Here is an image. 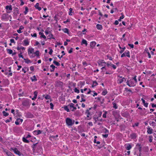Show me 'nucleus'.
I'll return each instance as SVG.
<instances>
[{
	"label": "nucleus",
	"instance_id": "obj_1",
	"mask_svg": "<svg viewBox=\"0 0 156 156\" xmlns=\"http://www.w3.org/2000/svg\"><path fill=\"white\" fill-rule=\"evenodd\" d=\"M66 121L67 125L69 126H72L75 122L74 120H72L69 118H67L66 119Z\"/></svg>",
	"mask_w": 156,
	"mask_h": 156
},
{
	"label": "nucleus",
	"instance_id": "obj_2",
	"mask_svg": "<svg viewBox=\"0 0 156 156\" xmlns=\"http://www.w3.org/2000/svg\"><path fill=\"white\" fill-rule=\"evenodd\" d=\"M11 149L16 154L18 155L19 156H21V155H23L20 152L18 151L17 148H12Z\"/></svg>",
	"mask_w": 156,
	"mask_h": 156
},
{
	"label": "nucleus",
	"instance_id": "obj_3",
	"mask_svg": "<svg viewBox=\"0 0 156 156\" xmlns=\"http://www.w3.org/2000/svg\"><path fill=\"white\" fill-rule=\"evenodd\" d=\"M126 56L129 58L130 57L129 55V52L128 51H126L123 53L121 55V57L122 58L123 57Z\"/></svg>",
	"mask_w": 156,
	"mask_h": 156
},
{
	"label": "nucleus",
	"instance_id": "obj_4",
	"mask_svg": "<svg viewBox=\"0 0 156 156\" xmlns=\"http://www.w3.org/2000/svg\"><path fill=\"white\" fill-rule=\"evenodd\" d=\"M22 104L24 106H29L30 105L29 101L27 100H26L23 101Z\"/></svg>",
	"mask_w": 156,
	"mask_h": 156
},
{
	"label": "nucleus",
	"instance_id": "obj_5",
	"mask_svg": "<svg viewBox=\"0 0 156 156\" xmlns=\"http://www.w3.org/2000/svg\"><path fill=\"white\" fill-rule=\"evenodd\" d=\"M56 84L58 87H62L63 86V83L60 81H58L56 82Z\"/></svg>",
	"mask_w": 156,
	"mask_h": 156
},
{
	"label": "nucleus",
	"instance_id": "obj_6",
	"mask_svg": "<svg viewBox=\"0 0 156 156\" xmlns=\"http://www.w3.org/2000/svg\"><path fill=\"white\" fill-rule=\"evenodd\" d=\"M26 116L28 118H32L33 115L31 113L28 112L26 113Z\"/></svg>",
	"mask_w": 156,
	"mask_h": 156
},
{
	"label": "nucleus",
	"instance_id": "obj_7",
	"mask_svg": "<svg viewBox=\"0 0 156 156\" xmlns=\"http://www.w3.org/2000/svg\"><path fill=\"white\" fill-rule=\"evenodd\" d=\"M130 137L131 139H135L137 137L136 133H133L130 135Z\"/></svg>",
	"mask_w": 156,
	"mask_h": 156
},
{
	"label": "nucleus",
	"instance_id": "obj_8",
	"mask_svg": "<svg viewBox=\"0 0 156 156\" xmlns=\"http://www.w3.org/2000/svg\"><path fill=\"white\" fill-rule=\"evenodd\" d=\"M91 108H88L87 109L86 112H85V113L86 114H87V117H89L90 115V113L89 112V111L91 109Z\"/></svg>",
	"mask_w": 156,
	"mask_h": 156
},
{
	"label": "nucleus",
	"instance_id": "obj_9",
	"mask_svg": "<svg viewBox=\"0 0 156 156\" xmlns=\"http://www.w3.org/2000/svg\"><path fill=\"white\" fill-rule=\"evenodd\" d=\"M34 49L33 48H31V49L29 48L28 49V54L29 55L30 54L34 53Z\"/></svg>",
	"mask_w": 156,
	"mask_h": 156
},
{
	"label": "nucleus",
	"instance_id": "obj_10",
	"mask_svg": "<svg viewBox=\"0 0 156 156\" xmlns=\"http://www.w3.org/2000/svg\"><path fill=\"white\" fill-rule=\"evenodd\" d=\"M96 42L95 41H93L90 42V46L91 48H93L96 45Z\"/></svg>",
	"mask_w": 156,
	"mask_h": 156
},
{
	"label": "nucleus",
	"instance_id": "obj_11",
	"mask_svg": "<svg viewBox=\"0 0 156 156\" xmlns=\"http://www.w3.org/2000/svg\"><path fill=\"white\" fill-rule=\"evenodd\" d=\"M24 28V27H23L22 26H20V28L19 30H17V32L18 33H21L22 32V31H21V30Z\"/></svg>",
	"mask_w": 156,
	"mask_h": 156
},
{
	"label": "nucleus",
	"instance_id": "obj_12",
	"mask_svg": "<svg viewBox=\"0 0 156 156\" xmlns=\"http://www.w3.org/2000/svg\"><path fill=\"white\" fill-rule=\"evenodd\" d=\"M97 28L99 30H101L102 29V25L99 24H97L96 25Z\"/></svg>",
	"mask_w": 156,
	"mask_h": 156
},
{
	"label": "nucleus",
	"instance_id": "obj_13",
	"mask_svg": "<svg viewBox=\"0 0 156 156\" xmlns=\"http://www.w3.org/2000/svg\"><path fill=\"white\" fill-rule=\"evenodd\" d=\"M23 42L24 43V45L25 46H27L29 44V42L27 40H24L23 41Z\"/></svg>",
	"mask_w": 156,
	"mask_h": 156
},
{
	"label": "nucleus",
	"instance_id": "obj_14",
	"mask_svg": "<svg viewBox=\"0 0 156 156\" xmlns=\"http://www.w3.org/2000/svg\"><path fill=\"white\" fill-rule=\"evenodd\" d=\"M126 81V79L124 78L123 77L122 79H119L118 80V83L119 84L121 83L124 81Z\"/></svg>",
	"mask_w": 156,
	"mask_h": 156
},
{
	"label": "nucleus",
	"instance_id": "obj_15",
	"mask_svg": "<svg viewBox=\"0 0 156 156\" xmlns=\"http://www.w3.org/2000/svg\"><path fill=\"white\" fill-rule=\"evenodd\" d=\"M153 129L149 127H148L147 132L149 134H151L152 133Z\"/></svg>",
	"mask_w": 156,
	"mask_h": 156
},
{
	"label": "nucleus",
	"instance_id": "obj_16",
	"mask_svg": "<svg viewBox=\"0 0 156 156\" xmlns=\"http://www.w3.org/2000/svg\"><path fill=\"white\" fill-rule=\"evenodd\" d=\"M141 100L142 101L143 104L146 107H148V103H147L145 102V101L143 98H142L141 99Z\"/></svg>",
	"mask_w": 156,
	"mask_h": 156
},
{
	"label": "nucleus",
	"instance_id": "obj_17",
	"mask_svg": "<svg viewBox=\"0 0 156 156\" xmlns=\"http://www.w3.org/2000/svg\"><path fill=\"white\" fill-rule=\"evenodd\" d=\"M35 7L37 9H38V10L40 11L41 10V8L39 6V3H37L36 5H35Z\"/></svg>",
	"mask_w": 156,
	"mask_h": 156
},
{
	"label": "nucleus",
	"instance_id": "obj_18",
	"mask_svg": "<svg viewBox=\"0 0 156 156\" xmlns=\"http://www.w3.org/2000/svg\"><path fill=\"white\" fill-rule=\"evenodd\" d=\"M149 124L150 126L153 127H155L156 124L155 122L154 121L150 122Z\"/></svg>",
	"mask_w": 156,
	"mask_h": 156
},
{
	"label": "nucleus",
	"instance_id": "obj_19",
	"mask_svg": "<svg viewBox=\"0 0 156 156\" xmlns=\"http://www.w3.org/2000/svg\"><path fill=\"white\" fill-rule=\"evenodd\" d=\"M5 9L6 10H9L10 11H11L12 9V6L11 5H7L5 7Z\"/></svg>",
	"mask_w": 156,
	"mask_h": 156
},
{
	"label": "nucleus",
	"instance_id": "obj_20",
	"mask_svg": "<svg viewBox=\"0 0 156 156\" xmlns=\"http://www.w3.org/2000/svg\"><path fill=\"white\" fill-rule=\"evenodd\" d=\"M102 131L105 134H108L109 133L108 130L105 128H104V129H102Z\"/></svg>",
	"mask_w": 156,
	"mask_h": 156
},
{
	"label": "nucleus",
	"instance_id": "obj_21",
	"mask_svg": "<svg viewBox=\"0 0 156 156\" xmlns=\"http://www.w3.org/2000/svg\"><path fill=\"white\" fill-rule=\"evenodd\" d=\"M27 138L25 137H23L22 140L24 142L28 143L29 142V141L27 140Z\"/></svg>",
	"mask_w": 156,
	"mask_h": 156
},
{
	"label": "nucleus",
	"instance_id": "obj_22",
	"mask_svg": "<svg viewBox=\"0 0 156 156\" xmlns=\"http://www.w3.org/2000/svg\"><path fill=\"white\" fill-rule=\"evenodd\" d=\"M43 97H44L46 99H48L50 98V96L49 95H43Z\"/></svg>",
	"mask_w": 156,
	"mask_h": 156
},
{
	"label": "nucleus",
	"instance_id": "obj_23",
	"mask_svg": "<svg viewBox=\"0 0 156 156\" xmlns=\"http://www.w3.org/2000/svg\"><path fill=\"white\" fill-rule=\"evenodd\" d=\"M32 81H35L37 80V79L36 78L35 76H34L30 78Z\"/></svg>",
	"mask_w": 156,
	"mask_h": 156
},
{
	"label": "nucleus",
	"instance_id": "obj_24",
	"mask_svg": "<svg viewBox=\"0 0 156 156\" xmlns=\"http://www.w3.org/2000/svg\"><path fill=\"white\" fill-rule=\"evenodd\" d=\"M34 132L35 133V134L38 135L41 134V131L40 130H38L37 131L35 130L34 131Z\"/></svg>",
	"mask_w": 156,
	"mask_h": 156
},
{
	"label": "nucleus",
	"instance_id": "obj_25",
	"mask_svg": "<svg viewBox=\"0 0 156 156\" xmlns=\"http://www.w3.org/2000/svg\"><path fill=\"white\" fill-rule=\"evenodd\" d=\"M82 44H84L87 46V41L83 39L82 41Z\"/></svg>",
	"mask_w": 156,
	"mask_h": 156
},
{
	"label": "nucleus",
	"instance_id": "obj_26",
	"mask_svg": "<svg viewBox=\"0 0 156 156\" xmlns=\"http://www.w3.org/2000/svg\"><path fill=\"white\" fill-rule=\"evenodd\" d=\"M6 19V15L5 14H3L2 16V20H5Z\"/></svg>",
	"mask_w": 156,
	"mask_h": 156
},
{
	"label": "nucleus",
	"instance_id": "obj_27",
	"mask_svg": "<svg viewBox=\"0 0 156 156\" xmlns=\"http://www.w3.org/2000/svg\"><path fill=\"white\" fill-rule=\"evenodd\" d=\"M23 59L25 61V62L27 64H28L29 63L31 62L30 60H29L28 58H23Z\"/></svg>",
	"mask_w": 156,
	"mask_h": 156
},
{
	"label": "nucleus",
	"instance_id": "obj_28",
	"mask_svg": "<svg viewBox=\"0 0 156 156\" xmlns=\"http://www.w3.org/2000/svg\"><path fill=\"white\" fill-rule=\"evenodd\" d=\"M132 148V147L130 144H128L127 145V147H126V149L127 150H130Z\"/></svg>",
	"mask_w": 156,
	"mask_h": 156
},
{
	"label": "nucleus",
	"instance_id": "obj_29",
	"mask_svg": "<svg viewBox=\"0 0 156 156\" xmlns=\"http://www.w3.org/2000/svg\"><path fill=\"white\" fill-rule=\"evenodd\" d=\"M98 85V83H97V82L96 81H94L93 82V84L92 85V87H94L95 86H96L97 85Z\"/></svg>",
	"mask_w": 156,
	"mask_h": 156
},
{
	"label": "nucleus",
	"instance_id": "obj_30",
	"mask_svg": "<svg viewBox=\"0 0 156 156\" xmlns=\"http://www.w3.org/2000/svg\"><path fill=\"white\" fill-rule=\"evenodd\" d=\"M2 113L4 116L6 117L8 116L9 114L8 113L6 112L5 111H3L2 112Z\"/></svg>",
	"mask_w": 156,
	"mask_h": 156
},
{
	"label": "nucleus",
	"instance_id": "obj_31",
	"mask_svg": "<svg viewBox=\"0 0 156 156\" xmlns=\"http://www.w3.org/2000/svg\"><path fill=\"white\" fill-rule=\"evenodd\" d=\"M7 50L8 53L9 54H12L13 51L12 50L10 49H7Z\"/></svg>",
	"mask_w": 156,
	"mask_h": 156
},
{
	"label": "nucleus",
	"instance_id": "obj_32",
	"mask_svg": "<svg viewBox=\"0 0 156 156\" xmlns=\"http://www.w3.org/2000/svg\"><path fill=\"white\" fill-rule=\"evenodd\" d=\"M37 143H36L32 145V148H33V150L34 151L35 149V147L37 145Z\"/></svg>",
	"mask_w": 156,
	"mask_h": 156
},
{
	"label": "nucleus",
	"instance_id": "obj_33",
	"mask_svg": "<svg viewBox=\"0 0 156 156\" xmlns=\"http://www.w3.org/2000/svg\"><path fill=\"white\" fill-rule=\"evenodd\" d=\"M53 63L57 66H58L60 65V64L58 62L55 60L53 61Z\"/></svg>",
	"mask_w": 156,
	"mask_h": 156
},
{
	"label": "nucleus",
	"instance_id": "obj_34",
	"mask_svg": "<svg viewBox=\"0 0 156 156\" xmlns=\"http://www.w3.org/2000/svg\"><path fill=\"white\" fill-rule=\"evenodd\" d=\"M112 104H113V107L114 108H115V109H117V108L118 107H117V106L116 103L115 102H113L112 103Z\"/></svg>",
	"mask_w": 156,
	"mask_h": 156
},
{
	"label": "nucleus",
	"instance_id": "obj_35",
	"mask_svg": "<svg viewBox=\"0 0 156 156\" xmlns=\"http://www.w3.org/2000/svg\"><path fill=\"white\" fill-rule=\"evenodd\" d=\"M7 153L6 154L8 156H15L10 151L7 152Z\"/></svg>",
	"mask_w": 156,
	"mask_h": 156
},
{
	"label": "nucleus",
	"instance_id": "obj_36",
	"mask_svg": "<svg viewBox=\"0 0 156 156\" xmlns=\"http://www.w3.org/2000/svg\"><path fill=\"white\" fill-rule=\"evenodd\" d=\"M74 91L77 93H79L80 92L79 90L77 88L75 87L74 90Z\"/></svg>",
	"mask_w": 156,
	"mask_h": 156
},
{
	"label": "nucleus",
	"instance_id": "obj_37",
	"mask_svg": "<svg viewBox=\"0 0 156 156\" xmlns=\"http://www.w3.org/2000/svg\"><path fill=\"white\" fill-rule=\"evenodd\" d=\"M69 15L70 16H72V14L71 13L73 12H72L73 10V9L72 8H70L69 9Z\"/></svg>",
	"mask_w": 156,
	"mask_h": 156
},
{
	"label": "nucleus",
	"instance_id": "obj_38",
	"mask_svg": "<svg viewBox=\"0 0 156 156\" xmlns=\"http://www.w3.org/2000/svg\"><path fill=\"white\" fill-rule=\"evenodd\" d=\"M63 31L65 33H68V32H69V30L68 29L66 28H65L63 30Z\"/></svg>",
	"mask_w": 156,
	"mask_h": 156
},
{
	"label": "nucleus",
	"instance_id": "obj_39",
	"mask_svg": "<svg viewBox=\"0 0 156 156\" xmlns=\"http://www.w3.org/2000/svg\"><path fill=\"white\" fill-rule=\"evenodd\" d=\"M64 108L65 110L67 112H70V110L67 106H66L64 107Z\"/></svg>",
	"mask_w": 156,
	"mask_h": 156
},
{
	"label": "nucleus",
	"instance_id": "obj_40",
	"mask_svg": "<svg viewBox=\"0 0 156 156\" xmlns=\"http://www.w3.org/2000/svg\"><path fill=\"white\" fill-rule=\"evenodd\" d=\"M74 105V104L73 103H71L68 106L70 108H73Z\"/></svg>",
	"mask_w": 156,
	"mask_h": 156
},
{
	"label": "nucleus",
	"instance_id": "obj_41",
	"mask_svg": "<svg viewBox=\"0 0 156 156\" xmlns=\"http://www.w3.org/2000/svg\"><path fill=\"white\" fill-rule=\"evenodd\" d=\"M149 142H152V138H153V136H149Z\"/></svg>",
	"mask_w": 156,
	"mask_h": 156
},
{
	"label": "nucleus",
	"instance_id": "obj_42",
	"mask_svg": "<svg viewBox=\"0 0 156 156\" xmlns=\"http://www.w3.org/2000/svg\"><path fill=\"white\" fill-rule=\"evenodd\" d=\"M34 53L35 54L36 56L37 57H38L39 55V51H36Z\"/></svg>",
	"mask_w": 156,
	"mask_h": 156
},
{
	"label": "nucleus",
	"instance_id": "obj_43",
	"mask_svg": "<svg viewBox=\"0 0 156 156\" xmlns=\"http://www.w3.org/2000/svg\"><path fill=\"white\" fill-rule=\"evenodd\" d=\"M28 12V8L27 7H26L25 8V11L24 12L25 14H26Z\"/></svg>",
	"mask_w": 156,
	"mask_h": 156
},
{
	"label": "nucleus",
	"instance_id": "obj_44",
	"mask_svg": "<svg viewBox=\"0 0 156 156\" xmlns=\"http://www.w3.org/2000/svg\"><path fill=\"white\" fill-rule=\"evenodd\" d=\"M49 50H50V51L49 52V54L50 55H51L52 54V52H53V50L50 48H49Z\"/></svg>",
	"mask_w": 156,
	"mask_h": 156
},
{
	"label": "nucleus",
	"instance_id": "obj_45",
	"mask_svg": "<svg viewBox=\"0 0 156 156\" xmlns=\"http://www.w3.org/2000/svg\"><path fill=\"white\" fill-rule=\"evenodd\" d=\"M53 35L51 34H49L48 36L49 37V39H51V38L55 39V38L53 37Z\"/></svg>",
	"mask_w": 156,
	"mask_h": 156
},
{
	"label": "nucleus",
	"instance_id": "obj_46",
	"mask_svg": "<svg viewBox=\"0 0 156 156\" xmlns=\"http://www.w3.org/2000/svg\"><path fill=\"white\" fill-rule=\"evenodd\" d=\"M58 137V135H56L55 136H51V138H53L54 139H56V138L57 137Z\"/></svg>",
	"mask_w": 156,
	"mask_h": 156
},
{
	"label": "nucleus",
	"instance_id": "obj_47",
	"mask_svg": "<svg viewBox=\"0 0 156 156\" xmlns=\"http://www.w3.org/2000/svg\"><path fill=\"white\" fill-rule=\"evenodd\" d=\"M50 108L52 110L53 109L54 105L53 104L51 103H50Z\"/></svg>",
	"mask_w": 156,
	"mask_h": 156
},
{
	"label": "nucleus",
	"instance_id": "obj_48",
	"mask_svg": "<svg viewBox=\"0 0 156 156\" xmlns=\"http://www.w3.org/2000/svg\"><path fill=\"white\" fill-rule=\"evenodd\" d=\"M20 49H22V50H24L25 49V48L24 47H18L17 48V49L18 50H19Z\"/></svg>",
	"mask_w": 156,
	"mask_h": 156
},
{
	"label": "nucleus",
	"instance_id": "obj_49",
	"mask_svg": "<svg viewBox=\"0 0 156 156\" xmlns=\"http://www.w3.org/2000/svg\"><path fill=\"white\" fill-rule=\"evenodd\" d=\"M37 93H38V92L37 91H35L34 93V96L37 97Z\"/></svg>",
	"mask_w": 156,
	"mask_h": 156
},
{
	"label": "nucleus",
	"instance_id": "obj_50",
	"mask_svg": "<svg viewBox=\"0 0 156 156\" xmlns=\"http://www.w3.org/2000/svg\"><path fill=\"white\" fill-rule=\"evenodd\" d=\"M126 48L125 47H124V48H123L120 51V53H122L123 51H124V50Z\"/></svg>",
	"mask_w": 156,
	"mask_h": 156
},
{
	"label": "nucleus",
	"instance_id": "obj_51",
	"mask_svg": "<svg viewBox=\"0 0 156 156\" xmlns=\"http://www.w3.org/2000/svg\"><path fill=\"white\" fill-rule=\"evenodd\" d=\"M17 121H18L20 122H21L22 123L23 121V119H22L19 118L17 119Z\"/></svg>",
	"mask_w": 156,
	"mask_h": 156
},
{
	"label": "nucleus",
	"instance_id": "obj_52",
	"mask_svg": "<svg viewBox=\"0 0 156 156\" xmlns=\"http://www.w3.org/2000/svg\"><path fill=\"white\" fill-rule=\"evenodd\" d=\"M107 93V92L106 91H104L102 92V94L103 95H106Z\"/></svg>",
	"mask_w": 156,
	"mask_h": 156
},
{
	"label": "nucleus",
	"instance_id": "obj_53",
	"mask_svg": "<svg viewBox=\"0 0 156 156\" xmlns=\"http://www.w3.org/2000/svg\"><path fill=\"white\" fill-rule=\"evenodd\" d=\"M126 83L127 85L130 87L133 86V85H131L129 84V81L128 80H127V81L126 82Z\"/></svg>",
	"mask_w": 156,
	"mask_h": 156
},
{
	"label": "nucleus",
	"instance_id": "obj_54",
	"mask_svg": "<svg viewBox=\"0 0 156 156\" xmlns=\"http://www.w3.org/2000/svg\"><path fill=\"white\" fill-rule=\"evenodd\" d=\"M124 16H121L119 19H118V20L119 21H121L122 19H123L124 18Z\"/></svg>",
	"mask_w": 156,
	"mask_h": 156
},
{
	"label": "nucleus",
	"instance_id": "obj_55",
	"mask_svg": "<svg viewBox=\"0 0 156 156\" xmlns=\"http://www.w3.org/2000/svg\"><path fill=\"white\" fill-rule=\"evenodd\" d=\"M108 136V134H106L105 135H104V134L102 135V136L105 138L107 137Z\"/></svg>",
	"mask_w": 156,
	"mask_h": 156
},
{
	"label": "nucleus",
	"instance_id": "obj_56",
	"mask_svg": "<svg viewBox=\"0 0 156 156\" xmlns=\"http://www.w3.org/2000/svg\"><path fill=\"white\" fill-rule=\"evenodd\" d=\"M22 53H21L20 54H19V55H18L19 56V57L22 58L23 59L24 58L23 57V55H22Z\"/></svg>",
	"mask_w": 156,
	"mask_h": 156
},
{
	"label": "nucleus",
	"instance_id": "obj_57",
	"mask_svg": "<svg viewBox=\"0 0 156 156\" xmlns=\"http://www.w3.org/2000/svg\"><path fill=\"white\" fill-rule=\"evenodd\" d=\"M111 66L114 69H116V67L115 65L112 64L111 65Z\"/></svg>",
	"mask_w": 156,
	"mask_h": 156
},
{
	"label": "nucleus",
	"instance_id": "obj_58",
	"mask_svg": "<svg viewBox=\"0 0 156 156\" xmlns=\"http://www.w3.org/2000/svg\"><path fill=\"white\" fill-rule=\"evenodd\" d=\"M107 112H105V113H104L103 115V117L104 118H106V114Z\"/></svg>",
	"mask_w": 156,
	"mask_h": 156
},
{
	"label": "nucleus",
	"instance_id": "obj_59",
	"mask_svg": "<svg viewBox=\"0 0 156 156\" xmlns=\"http://www.w3.org/2000/svg\"><path fill=\"white\" fill-rule=\"evenodd\" d=\"M10 41L11 43H15V42L14 40L13 39H11L10 40Z\"/></svg>",
	"mask_w": 156,
	"mask_h": 156
},
{
	"label": "nucleus",
	"instance_id": "obj_60",
	"mask_svg": "<svg viewBox=\"0 0 156 156\" xmlns=\"http://www.w3.org/2000/svg\"><path fill=\"white\" fill-rule=\"evenodd\" d=\"M128 45L131 48H133L134 47V45L133 44H128Z\"/></svg>",
	"mask_w": 156,
	"mask_h": 156
},
{
	"label": "nucleus",
	"instance_id": "obj_61",
	"mask_svg": "<svg viewBox=\"0 0 156 156\" xmlns=\"http://www.w3.org/2000/svg\"><path fill=\"white\" fill-rule=\"evenodd\" d=\"M40 37L41 38H43L44 39H45L46 38V36L44 35V34L41 36Z\"/></svg>",
	"mask_w": 156,
	"mask_h": 156
},
{
	"label": "nucleus",
	"instance_id": "obj_62",
	"mask_svg": "<svg viewBox=\"0 0 156 156\" xmlns=\"http://www.w3.org/2000/svg\"><path fill=\"white\" fill-rule=\"evenodd\" d=\"M50 67L52 68L53 69H54L55 68V66L53 65L52 64L50 66Z\"/></svg>",
	"mask_w": 156,
	"mask_h": 156
},
{
	"label": "nucleus",
	"instance_id": "obj_63",
	"mask_svg": "<svg viewBox=\"0 0 156 156\" xmlns=\"http://www.w3.org/2000/svg\"><path fill=\"white\" fill-rule=\"evenodd\" d=\"M118 20H116L115 21V23H114V24L115 25H117L118 24H119V22H118Z\"/></svg>",
	"mask_w": 156,
	"mask_h": 156
},
{
	"label": "nucleus",
	"instance_id": "obj_64",
	"mask_svg": "<svg viewBox=\"0 0 156 156\" xmlns=\"http://www.w3.org/2000/svg\"><path fill=\"white\" fill-rule=\"evenodd\" d=\"M151 104L152 108H156V104H154L153 103Z\"/></svg>",
	"mask_w": 156,
	"mask_h": 156
}]
</instances>
